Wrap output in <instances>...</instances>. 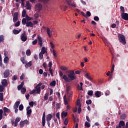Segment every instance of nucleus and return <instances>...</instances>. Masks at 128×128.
Wrapping results in <instances>:
<instances>
[{
	"instance_id": "nucleus-1",
	"label": "nucleus",
	"mask_w": 128,
	"mask_h": 128,
	"mask_svg": "<svg viewBox=\"0 0 128 128\" xmlns=\"http://www.w3.org/2000/svg\"><path fill=\"white\" fill-rule=\"evenodd\" d=\"M68 72L70 73L68 74V76L64 74L62 78L66 82H70V80H74L76 78V77L74 76V70L69 71Z\"/></svg>"
},
{
	"instance_id": "nucleus-2",
	"label": "nucleus",
	"mask_w": 128,
	"mask_h": 128,
	"mask_svg": "<svg viewBox=\"0 0 128 128\" xmlns=\"http://www.w3.org/2000/svg\"><path fill=\"white\" fill-rule=\"evenodd\" d=\"M118 38L119 42H121V44H126V37L123 34H119L118 35Z\"/></svg>"
},
{
	"instance_id": "nucleus-3",
	"label": "nucleus",
	"mask_w": 128,
	"mask_h": 128,
	"mask_svg": "<svg viewBox=\"0 0 128 128\" xmlns=\"http://www.w3.org/2000/svg\"><path fill=\"white\" fill-rule=\"evenodd\" d=\"M20 39L22 42H26L28 37L26 36V31H24V32L21 34Z\"/></svg>"
},
{
	"instance_id": "nucleus-4",
	"label": "nucleus",
	"mask_w": 128,
	"mask_h": 128,
	"mask_svg": "<svg viewBox=\"0 0 128 128\" xmlns=\"http://www.w3.org/2000/svg\"><path fill=\"white\" fill-rule=\"evenodd\" d=\"M18 12H16L14 13L13 16L14 22H18Z\"/></svg>"
},
{
	"instance_id": "nucleus-5",
	"label": "nucleus",
	"mask_w": 128,
	"mask_h": 128,
	"mask_svg": "<svg viewBox=\"0 0 128 128\" xmlns=\"http://www.w3.org/2000/svg\"><path fill=\"white\" fill-rule=\"evenodd\" d=\"M8 76H10V70L6 69L4 72V78H6Z\"/></svg>"
},
{
	"instance_id": "nucleus-6",
	"label": "nucleus",
	"mask_w": 128,
	"mask_h": 128,
	"mask_svg": "<svg viewBox=\"0 0 128 128\" xmlns=\"http://www.w3.org/2000/svg\"><path fill=\"white\" fill-rule=\"evenodd\" d=\"M42 126H46V112H43L42 118Z\"/></svg>"
},
{
	"instance_id": "nucleus-7",
	"label": "nucleus",
	"mask_w": 128,
	"mask_h": 128,
	"mask_svg": "<svg viewBox=\"0 0 128 128\" xmlns=\"http://www.w3.org/2000/svg\"><path fill=\"white\" fill-rule=\"evenodd\" d=\"M122 18L124 20H128V14L122 13L121 14Z\"/></svg>"
},
{
	"instance_id": "nucleus-8",
	"label": "nucleus",
	"mask_w": 128,
	"mask_h": 128,
	"mask_svg": "<svg viewBox=\"0 0 128 128\" xmlns=\"http://www.w3.org/2000/svg\"><path fill=\"white\" fill-rule=\"evenodd\" d=\"M30 108V106H28L26 109L28 116H30V114H32V109Z\"/></svg>"
},
{
	"instance_id": "nucleus-9",
	"label": "nucleus",
	"mask_w": 128,
	"mask_h": 128,
	"mask_svg": "<svg viewBox=\"0 0 128 128\" xmlns=\"http://www.w3.org/2000/svg\"><path fill=\"white\" fill-rule=\"evenodd\" d=\"M66 2L69 6H73L74 8H76V6L74 4V2L72 0H68L66 1Z\"/></svg>"
},
{
	"instance_id": "nucleus-10",
	"label": "nucleus",
	"mask_w": 128,
	"mask_h": 128,
	"mask_svg": "<svg viewBox=\"0 0 128 128\" xmlns=\"http://www.w3.org/2000/svg\"><path fill=\"white\" fill-rule=\"evenodd\" d=\"M35 8H38V12H40L42 10V5L40 4H37L35 6Z\"/></svg>"
},
{
	"instance_id": "nucleus-11",
	"label": "nucleus",
	"mask_w": 128,
	"mask_h": 128,
	"mask_svg": "<svg viewBox=\"0 0 128 128\" xmlns=\"http://www.w3.org/2000/svg\"><path fill=\"white\" fill-rule=\"evenodd\" d=\"M26 10H32V6H30V2L28 1L26 2Z\"/></svg>"
},
{
	"instance_id": "nucleus-12",
	"label": "nucleus",
	"mask_w": 128,
	"mask_h": 128,
	"mask_svg": "<svg viewBox=\"0 0 128 128\" xmlns=\"http://www.w3.org/2000/svg\"><path fill=\"white\" fill-rule=\"evenodd\" d=\"M2 84L4 87L6 86H8V80L4 79L2 82Z\"/></svg>"
},
{
	"instance_id": "nucleus-13",
	"label": "nucleus",
	"mask_w": 128,
	"mask_h": 128,
	"mask_svg": "<svg viewBox=\"0 0 128 128\" xmlns=\"http://www.w3.org/2000/svg\"><path fill=\"white\" fill-rule=\"evenodd\" d=\"M46 32L49 36V38H52V32L50 31V28H46Z\"/></svg>"
},
{
	"instance_id": "nucleus-14",
	"label": "nucleus",
	"mask_w": 128,
	"mask_h": 128,
	"mask_svg": "<svg viewBox=\"0 0 128 128\" xmlns=\"http://www.w3.org/2000/svg\"><path fill=\"white\" fill-rule=\"evenodd\" d=\"M102 38L103 42H104L105 44H106L107 46H110V44H108V39H106V38L104 36H102Z\"/></svg>"
},
{
	"instance_id": "nucleus-15",
	"label": "nucleus",
	"mask_w": 128,
	"mask_h": 128,
	"mask_svg": "<svg viewBox=\"0 0 128 128\" xmlns=\"http://www.w3.org/2000/svg\"><path fill=\"white\" fill-rule=\"evenodd\" d=\"M26 26H30V28H32L34 26V24L32 22H28L26 23Z\"/></svg>"
},
{
	"instance_id": "nucleus-16",
	"label": "nucleus",
	"mask_w": 128,
	"mask_h": 128,
	"mask_svg": "<svg viewBox=\"0 0 128 128\" xmlns=\"http://www.w3.org/2000/svg\"><path fill=\"white\" fill-rule=\"evenodd\" d=\"M95 96L96 98H100L102 96V92H100V91H96L95 92Z\"/></svg>"
},
{
	"instance_id": "nucleus-17",
	"label": "nucleus",
	"mask_w": 128,
	"mask_h": 128,
	"mask_svg": "<svg viewBox=\"0 0 128 128\" xmlns=\"http://www.w3.org/2000/svg\"><path fill=\"white\" fill-rule=\"evenodd\" d=\"M52 118V114H48L46 118V120L50 122V120Z\"/></svg>"
},
{
	"instance_id": "nucleus-18",
	"label": "nucleus",
	"mask_w": 128,
	"mask_h": 128,
	"mask_svg": "<svg viewBox=\"0 0 128 128\" xmlns=\"http://www.w3.org/2000/svg\"><path fill=\"white\" fill-rule=\"evenodd\" d=\"M67 94L68 95V100H70V98H72V92H68V93H67Z\"/></svg>"
},
{
	"instance_id": "nucleus-19",
	"label": "nucleus",
	"mask_w": 128,
	"mask_h": 128,
	"mask_svg": "<svg viewBox=\"0 0 128 128\" xmlns=\"http://www.w3.org/2000/svg\"><path fill=\"white\" fill-rule=\"evenodd\" d=\"M20 101L16 102L14 104V108H18V106H20Z\"/></svg>"
},
{
	"instance_id": "nucleus-20",
	"label": "nucleus",
	"mask_w": 128,
	"mask_h": 128,
	"mask_svg": "<svg viewBox=\"0 0 128 128\" xmlns=\"http://www.w3.org/2000/svg\"><path fill=\"white\" fill-rule=\"evenodd\" d=\"M20 32H22V29H20L19 30L14 29L13 30V34H18Z\"/></svg>"
},
{
	"instance_id": "nucleus-21",
	"label": "nucleus",
	"mask_w": 128,
	"mask_h": 128,
	"mask_svg": "<svg viewBox=\"0 0 128 128\" xmlns=\"http://www.w3.org/2000/svg\"><path fill=\"white\" fill-rule=\"evenodd\" d=\"M126 124H124V121H120L118 124V128H122V126H124Z\"/></svg>"
},
{
	"instance_id": "nucleus-22",
	"label": "nucleus",
	"mask_w": 128,
	"mask_h": 128,
	"mask_svg": "<svg viewBox=\"0 0 128 128\" xmlns=\"http://www.w3.org/2000/svg\"><path fill=\"white\" fill-rule=\"evenodd\" d=\"M25 67L28 68H30L32 66V61L29 62L28 63V62H26V63L25 64Z\"/></svg>"
},
{
	"instance_id": "nucleus-23",
	"label": "nucleus",
	"mask_w": 128,
	"mask_h": 128,
	"mask_svg": "<svg viewBox=\"0 0 128 128\" xmlns=\"http://www.w3.org/2000/svg\"><path fill=\"white\" fill-rule=\"evenodd\" d=\"M66 116H68V112H64V111H63L62 112L61 116H62V118H64H64H66Z\"/></svg>"
},
{
	"instance_id": "nucleus-24",
	"label": "nucleus",
	"mask_w": 128,
	"mask_h": 128,
	"mask_svg": "<svg viewBox=\"0 0 128 128\" xmlns=\"http://www.w3.org/2000/svg\"><path fill=\"white\" fill-rule=\"evenodd\" d=\"M80 85H78V90H83L84 89L82 88V82H80Z\"/></svg>"
},
{
	"instance_id": "nucleus-25",
	"label": "nucleus",
	"mask_w": 128,
	"mask_h": 128,
	"mask_svg": "<svg viewBox=\"0 0 128 128\" xmlns=\"http://www.w3.org/2000/svg\"><path fill=\"white\" fill-rule=\"evenodd\" d=\"M3 110L4 112H10V110L8 108L6 107H4L3 108Z\"/></svg>"
},
{
	"instance_id": "nucleus-26",
	"label": "nucleus",
	"mask_w": 128,
	"mask_h": 128,
	"mask_svg": "<svg viewBox=\"0 0 128 128\" xmlns=\"http://www.w3.org/2000/svg\"><path fill=\"white\" fill-rule=\"evenodd\" d=\"M85 76L86 78H88L89 80H90V82H92V77L88 76V73L85 74Z\"/></svg>"
},
{
	"instance_id": "nucleus-27",
	"label": "nucleus",
	"mask_w": 128,
	"mask_h": 128,
	"mask_svg": "<svg viewBox=\"0 0 128 128\" xmlns=\"http://www.w3.org/2000/svg\"><path fill=\"white\" fill-rule=\"evenodd\" d=\"M26 14V10L24 9L22 12V18H25Z\"/></svg>"
},
{
	"instance_id": "nucleus-28",
	"label": "nucleus",
	"mask_w": 128,
	"mask_h": 128,
	"mask_svg": "<svg viewBox=\"0 0 128 128\" xmlns=\"http://www.w3.org/2000/svg\"><path fill=\"white\" fill-rule=\"evenodd\" d=\"M46 52V48L42 47V50L40 52H42L43 54H45Z\"/></svg>"
},
{
	"instance_id": "nucleus-29",
	"label": "nucleus",
	"mask_w": 128,
	"mask_h": 128,
	"mask_svg": "<svg viewBox=\"0 0 128 128\" xmlns=\"http://www.w3.org/2000/svg\"><path fill=\"white\" fill-rule=\"evenodd\" d=\"M36 90H35L37 94H40V87L36 86Z\"/></svg>"
},
{
	"instance_id": "nucleus-30",
	"label": "nucleus",
	"mask_w": 128,
	"mask_h": 128,
	"mask_svg": "<svg viewBox=\"0 0 128 128\" xmlns=\"http://www.w3.org/2000/svg\"><path fill=\"white\" fill-rule=\"evenodd\" d=\"M20 61L22 64H26V61L24 59V57H22L20 58Z\"/></svg>"
},
{
	"instance_id": "nucleus-31",
	"label": "nucleus",
	"mask_w": 128,
	"mask_h": 128,
	"mask_svg": "<svg viewBox=\"0 0 128 128\" xmlns=\"http://www.w3.org/2000/svg\"><path fill=\"white\" fill-rule=\"evenodd\" d=\"M48 100V93H46L44 96V100Z\"/></svg>"
},
{
	"instance_id": "nucleus-32",
	"label": "nucleus",
	"mask_w": 128,
	"mask_h": 128,
	"mask_svg": "<svg viewBox=\"0 0 128 128\" xmlns=\"http://www.w3.org/2000/svg\"><path fill=\"white\" fill-rule=\"evenodd\" d=\"M8 60H10L8 58V56H6L4 58V64H8Z\"/></svg>"
},
{
	"instance_id": "nucleus-33",
	"label": "nucleus",
	"mask_w": 128,
	"mask_h": 128,
	"mask_svg": "<svg viewBox=\"0 0 128 128\" xmlns=\"http://www.w3.org/2000/svg\"><path fill=\"white\" fill-rule=\"evenodd\" d=\"M4 100V93L0 92V101L2 102Z\"/></svg>"
},
{
	"instance_id": "nucleus-34",
	"label": "nucleus",
	"mask_w": 128,
	"mask_h": 128,
	"mask_svg": "<svg viewBox=\"0 0 128 128\" xmlns=\"http://www.w3.org/2000/svg\"><path fill=\"white\" fill-rule=\"evenodd\" d=\"M26 54L28 56H30V54H32V52H30V50L28 49L26 50Z\"/></svg>"
},
{
	"instance_id": "nucleus-35",
	"label": "nucleus",
	"mask_w": 128,
	"mask_h": 128,
	"mask_svg": "<svg viewBox=\"0 0 128 128\" xmlns=\"http://www.w3.org/2000/svg\"><path fill=\"white\" fill-rule=\"evenodd\" d=\"M26 89L25 88H22L21 89V92L23 94H26Z\"/></svg>"
},
{
	"instance_id": "nucleus-36",
	"label": "nucleus",
	"mask_w": 128,
	"mask_h": 128,
	"mask_svg": "<svg viewBox=\"0 0 128 128\" xmlns=\"http://www.w3.org/2000/svg\"><path fill=\"white\" fill-rule=\"evenodd\" d=\"M4 113V111L2 110H0V120H2V114Z\"/></svg>"
},
{
	"instance_id": "nucleus-37",
	"label": "nucleus",
	"mask_w": 128,
	"mask_h": 128,
	"mask_svg": "<svg viewBox=\"0 0 128 128\" xmlns=\"http://www.w3.org/2000/svg\"><path fill=\"white\" fill-rule=\"evenodd\" d=\"M56 80H53L50 83V86H56Z\"/></svg>"
},
{
	"instance_id": "nucleus-38",
	"label": "nucleus",
	"mask_w": 128,
	"mask_h": 128,
	"mask_svg": "<svg viewBox=\"0 0 128 128\" xmlns=\"http://www.w3.org/2000/svg\"><path fill=\"white\" fill-rule=\"evenodd\" d=\"M120 118L121 120H124L125 118H126V114H122L120 116Z\"/></svg>"
},
{
	"instance_id": "nucleus-39",
	"label": "nucleus",
	"mask_w": 128,
	"mask_h": 128,
	"mask_svg": "<svg viewBox=\"0 0 128 128\" xmlns=\"http://www.w3.org/2000/svg\"><path fill=\"white\" fill-rule=\"evenodd\" d=\"M26 18H22V24L24 26L25 24H26Z\"/></svg>"
},
{
	"instance_id": "nucleus-40",
	"label": "nucleus",
	"mask_w": 128,
	"mask_h": 128,
	"mask_svg": "<svg viewBox=\"0 0 128 128\" xmlns=\"http://www.w3.org/2000/svg\"><path fill=\"white\" fill-rule=\"evenodd\" d=\"M4 35H0V42H4Z\"/></svg>"
},
{
	"instance_id": "nucleus-41",
	"label": "nucleus",
	"mask_w": 128,
	"mask_h": 128,
	"mask_svg": "<svg viewBox=\"0 0 128 128\" xmlns=\"http://www.w3.org/2000/svg\"><path fill=\"white\" fill-rule=\"evenodd\" d=\"M84 126L86 128H90V122H85V125Z\"/></svg>"
},
{
	"instance_id": "nucleus-42",
	"label": "nucleus",
	"mask_w": 128,
	"mask_h": 128,
	"mask_svg": "<svg viewBox=\"0 0 128 128\" xmlns=\"http://www.w3.org/2000/svg\"><path fill=\"white\" fill-rule=\"evenodd\" d=\"M61 10H68V6H61Z\"/></svg>"
},
{
	"instance_id": "nucleus-43",
	"label": "nucleus",
	"mask_w": 128,
	"mask_h": 128,
	"mask_svg": "<svg viewBox=\"0 0 128 128\" xmlns=\"http://www.w3.org/2000/svg\"><path fill=\"white\" fill-rule=\"evenodd\" d=\"M37 38L38 40V42H42V38L40 36L38 35Z\"/></svg>"
},
{
	"instance_id": "nucleus-44",
	"label": "nucleus",
	"mask_w": 128,
	"mask_h": 128,
	"mask_svg": "<svg viewBox=\"0 0 128 128\" xmlns=\"http://www.w3.org/2000/svg\"><path fill=\"white\" fill-rule=\"evenodd\" d=\"M88 96H92V94H94V91H92V90L88 91Z\"/></svg>"
},
{
	"instance_id": "nucleus-45",
	"label": "nucleus",
	"mask_w": 128,
	"mask_h": 128,
	"mask_svg": "<svg viewBox=\"0 0 128 128\" xmlns=\"http://www.w3.org/2000/svg\"><path fill=\"white\" fill-rule=\"evenodd\" d=\"M40 60H42L44 58V54L40 52L39 54Z\"/></svg>"
},
{
	"instance_id": "nucleus-46",
	"label": "nucleus",
	"mask_w": 128,
	"mask_h": 128,
	"mask_svg": "<svg viewBox=\"0 0 128 128\" xmlns=\"http://www.w3.org/2000/svg\"><path fill=\"white\" fill-rule=\"evenodd\" d=\"M120 12H122V14H124V6H120Z\"/></svg>"
},
{
	"instance_id": "nucleus-47",
	"label": "nucleus",
	"mask_w": 128,
	"mask_h": 128,
	"mask_svg": "<svg viewBox=\"0 0 128 128\" xmlns=\"http://www.w3.org/2000/svg\"><path fill=\"white\" fill-rule=\"evenodd\" d=\"M61 70H68V68H66V66H62L60 67Z\"/></svg>"
},
{
	"instance_id": "nucleus-48",
	"label": "nucleus",
	"mask_w": 128,
	"mask_h": 128,
	"mask_svg": "<svg viewBox=\"0 0 128 128\" xmlns=\"http://www.w3.org/2000/svg\"><path fill=\"white\" fill-rule=\"evenodd\" d=\"M36 44H38V40L37 39H36L35 40H34L32 42V44H33V46H36Z\"/></svg>"
},
{
	"instance_id": "nucleus-49",
	"label": "nucleus",
	"mask_w": 128,
	"mask_h": 128,
	"mask_svg": "<svg viewBox=\"0 0 128 128\" xmlns=\"http://www.w3.org/2000/svg\"><path fill=\"white\" fill-rule=\"evenodd\" d=\"M12 80H18V75H14L12 78Z\"/></svg>"
},
{
	"instance_id": "nucleus-50",
	"label": "nucleus",
	"mask_w": 128,
	"mask_h": 128,
	"mask_svg": "<svg viewBox=\"0 0 128 128\" xmlns=\"http://www.w3.org/2000/svg\"><path fill=\"white\" fill-rule=\"evenodd\" d=\"M68 118H66L64 121V124L65 126H68Z\"/></svg>"
},
{
	"instance_id": "nucleus-51",
	"label": "nucleus",
	"mask_w": 128,
	"mask_h": 128,
	"mask_svg": "<svg viewBox=\"0 0 128 128\" xmlns=\"http://www.w3.org/2000/svg\"><path fill=\"white\" fill-rule=\"evenodd\" d=\"M56 110H59V108H60V104L57 103L56 104Z\"/></svg>"
},
{
	"instance_id": "nucleus-52",
	"label": "nucleus",
	"mask_w": 128,
	"mask_h": 128,
	"mask_svg": "<svg viewBox=\"0 0 128 128\" xmlns=\"http://www.w3.org/2000/svg\"><path fill=\"white\" fill-rule=\"evenodd\" d=\"M70 86H68L66 87V92L68 94V92H70Z\"/></svg>"
},
{
	"instance_id": "nucleus-53",
	"label": "nucleus",
	"mask_w": 128,
	"mask_h": 128,
	"mask_svg": "<svg viewBox=\"0 0 128 128\" xmlns=\"http://www.w3.org/2000/svg\"><path fill=\"white\" fill-rule=\"evenodd\" d=\"M4 86H2V85H0V92H4Z\"/></svg>"
},
{
	"instance_id": "nucleus-54",
	"label": "nucleus",
	"mask_w": 128,
	"mask_h": 128,
	"mask_svg": "<svg viewBox=\"0 0 128 128\" xmlns=\"http://www.w3.org/2000/svg\"><path fill=\"white\" fill-rule=\"evenodd\" d=\"M20 21H18L14 24V26H20Z\"/></svg>"
},
{
	"instance_id": "nucleus-55",
	"label": "nucleus",
	"mask_w": 128,
	"mask_h": 128,
	"mask_svg": "<svg viewBox=\"0 0 128 128\" xmlns=\"http://www.w3.org/2000/svg\"><path fill=\"white\" fill-rule=\"evenodd\" d=\"M24 121H21L20 122V126L21 128H24Z\"/></svg>"
},
{
	"instance_id": "nucleus-56",
	"label": "nucleus",
	"mask_w": 128,
	"mask_h": 128,
	"mask_svg": "<svg viewBox=\"0 0 128 128\" xmlns=\"http://www.w3.org/2000/svg\"><path fill=\"white\" fill-rule=\"evenodd\" d=\"M94 20H96V22H98L100 20V18L98 16H96L94 18Z\"/></svg>"
},
{
	"instance_id": "nucleus-57",
	"label": "nucleus",
	"mask_w": 128,
	"mask_h": 128,
	"mask_svg": "<svg viewBox=\"0 0 128 128\" xmlns=\"http://www.w3.org/2000/svg\"><path fill=\"white\" fill-rule=\"evenodd\" d=\"M24 110V105H22V104H21L19 106V110Z\"/></svg>"
},
{
	"instance_id": "nucleus-58",
	"label": "nucleus",
	"mask_w": 128,
	"mask_h": 128,
	"mask_svg": "<svg viewBox=\"0 0 128 128\" xmlns=\"http://www.w3.org/2000/svg\"><path fill=\"white\" fill-rule=\"evenodd\" d=\"M50 73V74L52 76H54V74H52V68H49L48 70Z\"/></svg>"
},
{
	"instance_id": "nucleus-59",
	"label": "nucleus",
	"mask_w": 128,
	"mask_h": 128,
	"mask_svg": "<svg viewBox=\"0 0 128 128\" xmlns=\"http://www.w3.org/2000/svg\"><path fill=\"white\" fill-rule=\"evenodd\" d=\"M26 20H32V18L26 15Z\"/></svg>"
},
{
	"instance_id": "nucleus-60",
	"label": "nucleus",
	"mask_w": 128,
	"mask_h": 128,
	"mask_svg": "<svg viewBox=\"0 0 128 128\" xmlns=\"http://www.w3.org/2000/svg\"><path fill=\"white\" fill-rule=\"evenodd\" d=\"M86 104H92V100H88L86 101Z\"/></svg>"
},
{
	"instance_id": "nucleus-61",
	"label": "nucleus",
	"mask_w": 128,
	"mask_h": 128,
	"mask_svg": "<svg viewBox=\"0 0 128 128\" xmlns=\"http://www.w3.org/2000/svg\"><path fill=\"white\" fill-rule=\"evenodd\" d=\"M86 18H88V16H92V14H90V12L88 11L86 12Z\"/></svg>"
},
{
	"instance_id": "nucleus-62",
	"label": "nucleus",
	"mask_w": 128,
	"mask_h": 128,
	"mask_svg": "<svg viewBox=\"0 0 128 128\" xmlns=\"http://www.w3.org/2000/svg\"><path fill=\"white\" fill-rule=\"evenodd\" d=\"M38 14H34V18H35V20H38Z\"/></svg>"
},
{
	"instance_id": "nucleus-63",
	"label": "nucleus",
	"mask_w": 128,
	"mask_h": 128,
	"mask_svg": "<svg viewBox=\"0 0 128 128\" xmlns=\"http://www.w3.org/2000/svg\"><path fill=\"white\" fill-rule=\"evenodd\" d=\"M15 122H20V118H16Z\"/></svg>"
},
{
	"instance_id": "nucleus-64",
	"label": "nucleus",
	"mask_w": 128,
	"mask_h": 128,
	"mask_svg": "<svg viewBox=\"0 0 128 128\" xmlns=\"http://www.w3.org/2000/svg\"><path fill=\"white\" fill-rule=\"evenodd\" d=\"M56 118H57L59 120H60V112H58L56 114Z\"/></svg>"
}]
</instances>
